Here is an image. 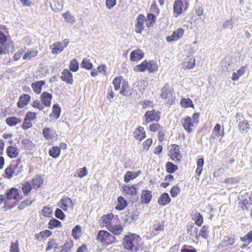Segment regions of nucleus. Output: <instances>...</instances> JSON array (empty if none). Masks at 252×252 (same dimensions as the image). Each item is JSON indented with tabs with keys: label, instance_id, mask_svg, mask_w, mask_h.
<instances>
[{
	"label": "nucleus",
	"instance_id": "obj_56",
	"mask_svg": "<svg viewBox=\"0 0 252 252\" xmlns=\"http://www.w3.org/2000/svg\"><path fill=\"white\" fill-rule=\"evenodd\" d=\"M5 173L9 178H11L13 175L17 174L15 173L14 167L12 165L5 169Z\"/></svg>",
	"mask_w": 252,
	"mask_h": 252
},
{
	"label": "nucleus",
	"instance_id": "obj_2",
	"mask_svg": "<svg viewBox=\"0 0 252 252\" xmlns=\"http://www.w3.org/2000/svg\"><path fill=\"white\" fill-rule=\"evenodd\" d=\"M142 239L135 234H130L127 235V251L130 252H137L139 247Z\"/></svg>",
	"mask_w": 252,
	"mask_h": 252
},
{
	"label": "nucleus",
	"instance_id": "obj_10",
	"mask_svg": "<svg viewBox=\"0 0 252 252\" xmlns=\"http://www.w3.org/2000/svg\"><path fill=\"white\" fill-rule=\"evenodd\" d=\"M181 124L184 130L188 133H191L196 126L189 116H187L183 118L181 121Z\"/></svg>",
	"mask_w": 252,
	"mask_h": 252
},
{
	"label": "nucleus",
	"instance_id": "obj_51",
	"mask_svg": "<svg viewBox=\"0 0 252 252\" xmlns=\"http://www.w3.org/2000/svg\"><path fill=\"white\" fill-rule=\"evenodd\" d=\"M164 229V222H158L153 225V231L155 232L163 231Z\"/></svg>",
	"mask_w": 252,
	"mask_h": 252
},
{
	"label": "nucleus",
	"instance_id": "obj_29",
	"mask_svg": "<svg viewBox=\"0 0 252 252\" xmlns=\"http://www.w3.org/2000/svg\"><path fill=\"white\" fill-rule=\"evenodd\" d=\"M108 230L115 235H120L123 231V227L119 224L110 225L108 227Z\"/></svg>",
	"mask_w": 252,
	"mask_h": 252
},
{
	"label": "nucleus",
	"instance_id": "obj_27",
	"mask_svg": "<svg viewBox=\"0 0 252 252\" xmlns=\"http://www.w3.org/2000/svg\"><path fill=\"white\" fill-rule=\"evenodd\" d=\"M59 203L61 204L60 206L64 211L67 210V207H73V206L72 200L68 197L62 199L60 201Z\"/></svg>",
	"mask_w": 252,
	"mask_h": 252
},
{
	"label": "nucleus",
	"instance_id": "obj_11",
	"mask_svg": "<svg viewBox=\"0 0 252 252\" xmlns=\"http://www.w3.org/2000/svg\"><path fill=\"white\" fill-rule=\"evenodd\" d=\"M189 228H188L187 231L188 232L191 231L192 229H194L195 231L196 238H198L199 236H201L204 239H207L208 237V226L207 225H204L201 228L199 234H197V228L194 226L193 224H191L189 225Z\"/></svg>",
	"mask_w": 252,
	"mask_h": 252
},
{
	"label": "nucleus",
	"instance_id": "obj_37",
	"mask_svg": "<svg viewBox=\"0 0 252 252\" xmlns=\"http://www.w3.org/2000/svg\"><path fill=\"white\" fill-rule=\"evenodd\" d=\"M22 122V119L15 117H8L6 119V123L10 126H15Z\"/></svg>",
	"mask_w": 252,
	"mask_h": 252
},
{
	"label": "nucleus",
	"instance_id": "obj_17",
	"mask_svg": "<svg viewBox=\"0 0 252 252\" xmlns=\"http://www.w3.org/2000/svg\"><path fill=\"white\" fill-rule=\"evenodd\" d=\"M61 79L67 84H72L73 76L72 73L68 69H64L62 73Z\"/></svg>",
	"mask_w": 252,
	"mask_h": 252
},
{
	"label": "nucleus",
	"instance_id": "obj_6",
	"mask_svg": "<svg viewBox=\"0 0 252 252\" xmlns=\"http://www.w3.org/2000/svg\"><path fill=\"white\" fill-rule=\"evenodd\" d=\"M149 130L153 133L158 132V140L159 142H162L165 140V132L163 127L158 122L153 123L149 125Z\"/></svg>",
	"mask_w": 252,
	"mask_h": 252
},
{
	"label": "nucleus",
	"instance_id": "obj_14",
	"mask_svg": "<svg viewBox=\"0 0 252 252\" xmlns=\"http://www.w3.org/2000/svg\"><path fill=\"white\" fill-rule=\"evenodd\" d=\"M133 136L135 139L141 141L146 137V132L144 128L142 126H138L133 132Z\"/></svg>",
	"mask_w": 252,
	"mask_h": 252
},
{
	"label": "nucleus",
	"instance_id": "obj_43",
	"mask_svg": "<svg viewBox=\"0 0 252 252\" xmlns=\"http://www.w3.org/2000/svg\"><path fill=\"white\" fill-rule=\"evenodd\" d=\"M146 60L142 62L140 64L135 65L133 70L136 72H144L147 70Z\"/></svg>",
	"mask_w": 252,
	"mask_h": 252
},
{
	"label": "nucleus",
	"instance_id": "obj_15",
	"mask_svg": "<svg viewBox=\"0 0 252 252\" xmlns=\"http://www.w3.org/2000/svg\"><path fill=\"white\" fill-rule=\"evenodd\" d=\"M145 17L143 14H139L136 19L135 24V31L137 33H141L144 28V23L145 21Z\"/></svg>",
	"mask_w": 252,
	"mask_h": 252
},
{
	"label": "nucleus",
	"instance_id": "obj_4",
	"mask_svg": "<svg viewBox=\"0 0 252 252\" xmlns=\"http://www.w3.org/2000/svg\"><path fill=\"white\" fill-rule=\"evenodd\" d=\"M96 240L103 245H110L116 240L114 236L106 230H100L97 235Z\"/></svg>",
	"mask_w": 252,
	"mask_h": 252
},
{
	"label": "nucleus",
	"instance_id": "obj_13",
	"mask_svg": "<svg viewBox=\"0 0 252 252\" xmlns=\"http://www.w3.org/2000/svg\"><path fill=\"white\" fill-rule=\"evenodd\" d=\"M184 34V30L181 28H178L171 35L166 37V41L168 42L177 41L182 38Z\"/></svg>",
	"mask_w": 252,
	"mask_h": 252
},
{
	"label": "nucleus",
	"instance_id": "obj_9",
	"mask_svg": "<svg viewBox=\"0 0 252 252\" xmlns=\"http://www.w3.org/2000/svg\"><path fill=\"white\" fill-rule=\"evenodd\" d=\"M69 43V39H65L62 41H58L54 43L50 46L52 49V53L53 54H58L61 53L64 48L68 45Z\"/></svg>",
	"mask_w": 252,
	"mask_h": 252
},
{
	"label": "nucleus",
	"instance_id": "obj_33",
	"mask_svg": "<svg viewBox=\"0 0 252 252\" xmlns=\"http://www.w3.org/2000/svg\"><path fill=\"white\" fill-rule=\"evenodd\" d=\"M195 65V60L194 58H191L187 61H184L182 63V68L184 69H192Z\"/></svg>",
	"mask_w": 252,
	"mask_h": 252
},
{
	"label": "nucleus",
	"instance_id": "obj_54",
	"mask_svg": "<svg viewBox=\"0 0 252 252\" xmlns=\"http://www.w3.org/2000/svg\"><path fill=\"white\" fill-rule=\"evenodd\" d=\"M63 18L65 20L70 23H74L75 22L74 17L70 14L69 11L66 12L63 14Z\"/></svg>",
	"mask_w": 252,
	"mask_h": 252
},
{
	"label": "nucleus",
	"instance_id": "obj_59",
	"mask_svg": "<svg viewBox=\"0 0 252 252\" xmlns=\"http://www.w3.org/2000/svg\"><path fill=\"white\" fill-rule=\"evenodd\" d=\"M181 252H197V250L191 246L185 245L183 246Z\"/></svg>",
	"mask_w": 252,
	"mask_h": 252
},
{
	"label": "nucleus",
	"instance_id": "obj_3",
	"mask_svg": "<svg viewBox=\"0 0 252 252\" xmlns=\"http://www.w3.org/2000/svg\"><path fill=\"white\" fill-rule=\"evenodd\" d=\"M167 155L170 159L175 163L180 162L183 158L180 147L176 144H171L168 147Z\"/></svg>",
	"mask_w": 252,
	"mask_h": 252
},
{
	"label": "nucleus",
	"instance_id": "obj_32",
	"mask_svg": "<svg viewBox=\"0 0 252 252\" xmlns=\"http://www.w3.org/2000/svg\"><path fill=\"white\" fill-rule=\"evenodd\" d=\"M6 153L10 158H15L18 155L19 150L18 148L11 146L7 148Z\"/></svg>",
	"mask_w": 252,
	"mask_h": 252
},
{
	"label": "nucleus",
	"instance_id": "obj_47",
	"mask_svg": "<svg viewBox=\"0 0 252 252\" xmlns=\"http://www.w3.org/2000/svg\"><path fill=\"white\" fill-rule=\"evenodd\" d=\"M48 228L52 229L55 227L61 226V222L56 219H51L48 223Z\"/></svg>",
	"mask_w": 252,
	"mask_h": 252
},
{
	"label": "nucleus",
	"instance_id": "obj_1",
	"mask_svg": "<svg viewBox=\"0 0 252 252\" xmlns=\"http://www.w3.org/2000/svg\"><path fill=\"white\" fill-rule=\"evenodd\" d=\"M160 96L165 104L168 106L173 104L176 100L174 89L170 87L169 83H166L161 88Z\"/></svg>",
	"mask_w": 252,
	"mask_h": 252
},
{
	"label": "nucleus",
	"instance_id": "obj_49",
	"mask_svg": "<svg viewBox=\"0 0 252 252\" xmlns=\"http://www.w3.org/2000/svg\"><path fill=\"white\" fill-rule=\"evenodd\" d=\"M69 69L73 72L77 71L79 69V63L76 59L71 60L69 64Z\"/></svg>",
	"mask_w": 252,
	"mask_h": 252
},
{
	"label": "nucleus",
	"instance_id": "obj_23",
	"mask_svg": "<svg viewBox=\"0 0 252 252\" xmlns=\"http://www.w3.org/2000/svg\"><path fill=\"white\" fill-rule=\"evenodd\" d=\"M52 98V95L47 92H43L41 95V100L43 104L46 106L51 105V101Z\"/></svg>",
	"mask_w": 252,
	"mask_h": 252
},
{
	"label": "nucleus",
	"instance_id": "obj_26",
	"mask_svg": "<svg viewBox=\"0 0 252 252\" xmlns=\"http://www.w3.org/2000/svg\"><path fill=\"white\" fill-rule=\"evenodd\" d=\"M45 84L44 81H38L32 84V88L34 93L40 94L41 92L42 87Z\"/></svg>",
	"mask_w": 252,
	"mask_h": 252
},
{
	"label": "nucleus",
	"instance_id": "obj_38",
	"mask_svg": "<svg viewBox=\"0 0 252 252\" xmlns=\"http://www.w3.org/2000/svg\"><path fill=\"white\" fill-rule=\"evenodd\" d=\"M194 215V218L192 219L194 220L195 223L198 226L200 227L203 223V217L199 212H195Z\"/></svg>",
	"mask_w": 252,
	"mask_h": 252
},
{
	"label": "nucleus",
	"instance_id": "obj_53",
	"mask_svg": "<svg viewBox=\"0 0 252 252\" xmlns=\"http://www.w3.org/2000/svg\"><path fill=\"white\" fill-rule=\"evenodd\" d=\"M148 85L147 80H141L137 82V87L140 91H144Z\"/></svg>",
	"mask_w": 252,
	"mask_h": 252
},
{
	"label": "nucleus",
	"instance_id": "obj_52",
	"mask_svg": "<svg viewBox=\"0 0 252 252\" xmlns=\"http://www.w3.org/2000/svg\"><path fill=\"white\" fill-rule=\"evenodd\" d=\"M88 173L87 169L86 167H84L82 168H80L77 170L74 176H77L79 178H83Z\"/></svg>",
	"mask_w": 252,
	"mask_h": 252
},
{
	"label": "nucleus",
	"instance_id": "obj_35",
	"mask_svg": "<svg viewBox=\"0 0 252 252\" xmlns=\"http://www.w3.org/2000/svg\"><path fill=\"white\" fill-rule=\"evenodd\" d=\"M61 113V108L59 104H56L53 106L52 112L50 114V117L57 119L59 118Z\"/></svg>",
	"mask_w": 252,
	"mask_h": 252
},
{
	"label": "nucleus",
	"instance_id": "obj_61",
	"mask_svg": "<svg viewBox=\"0 0 252 252\" xmlns=\"http://www.w3.org/2000/svg\"><path fill=\"white\" fill-rule=\"evenodd\" d=\"M18 241L16 240L15 243L11 242L10 252H20L19 249Z\"/></svg>",
	"mask_w": 252,
	"mask_h": 252
},
{
	"label": "nucleus",
	"instance_id": "obj_36",
	"mask_svg": "<svg viewBox=\"0 0 252 252\" xmlns=\"http://www.w3.org/2000/svg\"><path fill=\"white\" fill-rule=\"evenodd\" d=\"M127 194L132 196L133 197V199L136 200L138 198L137 188L133 185L127 186Z\"/></svg>",
	"mask_w": 252,
	"mask_h": 252
},
{
	"label": "nucleus",
	"instance_id": "obj_34",
	"mask_svg": "<svg viewBox=\"0 0 252 252\" xmlns=\"http://www.w3.org/2000/svg\"><path fill=\"white\" fill-rule=\"evenodd\" d=\"M156 16L153 13H149L145 18L146 25L148 27H152L156 21Z\"/></svg>",
	"mask_w": 252,
	"mask_h": 252
},
{
	"label": "nucleus",
	"instance_id": "obj_55",
	"mask_svg": "<svg viewBox=\"0 0 252 252\" xmlns=\"http://www.w3.org/2000/svg\"><path fill=\"white\" fill-rule=\"evenodd\" d=\"M22 189L24 194L27 195L32 189L31 185L28 182H25L22 185Z\"/></svg>",
	"mask_w": 252,
	"mask_h": 252
},
{
	"label": "nucleus",
	"instance_id": "obj_64",
	"mask_svg": "<svg viewBox=\"0 0 252 252\" xmlns=\"http://www.w3.org/2000/svg\"><path fill=\"white\" fill-rule=\"evenodd\" d=\"M113 217L114 215L112 213H110L107 215L103 216L102 217L103 223L106 224L109 222Z\"/></svg>",
	"mask_w": 252,
	"mask_h": 252
},
{
	"label": "nucleus",
	"instance_id": "obj_30",
	"mask_svg": "<svg viewBox=\"0 0 252 252\" xmlns=\"http://www.w3.org/2000/svg\"><path fill=\"white\" fill-rule=\"evenodd\" d=\"M146 63L147 64V70L149 71V72L153 73L158 70V65L154 61H146Z\"/></svg>",
	"mask_w": 252,
	"mask_h": 252
},
{
	"label": "nucleus",
	"instance_id": "obj_44",
	"mask_svg": "<svg viewBox=\"0 0 252 252\" xmlns=\"http://www.w3.org/2000/svg\"><path fill=\"white\" fill-rule=\"evenodd\" d=\"M60 148L58 146H54L50 150L49 154L52 158H58L60 154Z\"/></svg>",
	"mask_w": 252,
	"mask_h": 252
},
{
	"label": "nucleus",
	"instance_id": "obj_8",
	"mask_svg": "<svg viewBox=\"0 0 252 252\" xmlns=\"http://www.w3.org/2000/svg\"><path fill=\"white\" fill-rule=\"evenodd\" d=\"M189 2L185 1V4L181 0H175L173 4V12L175 14V17H177L181 15L183 11L186 10L189 7Z\"/></svg>",
	"mask_w": 252,
	"mask_h": 252
},
{
	"label": "nucleus",
	"instance_id": "obj_12",
	"mask_svg": "<svg viewBox=\"0 0 252 252\" xmlns=\"http://www.w3.org/2000/svg\"><path fill=\"white\" fill-rule=\"evenodd\" d=\"M236 242L235 235L225 236L221 242L219 244V248H225L233 245Z\"/></svg>",
	"mask_w": 252,
	"mask_h": 252
},
{
	"label": "nucleus",
	"instance_id": "obj_41",
	"mask_svg": "<svg viewBox=\"0 0 252 252\" xmlns=\"http://www.w3.org/2000/svg\"><path fill=\"white\" fill-rule=\"evenodd\" d=\"M126 207V200L122 196L118 198V204L115 208L118 210H122Z\"/></svg>",
	"mask_w": 252,
	"mask_h": 252
},
{
	"label": "nucleus",
	"instance_id": "obj_60",
	"mask_svg": "<svg viewBox=\"0 0 252 252\" xmlns=\"http://www.w3.org/2000/svg\"><path fill=\"white\" fill-rule=\"evenodd\" d=\"M143 109H147V108L152 107L154 106L153 102L150 100H145L141 103Z\"/></svg>",
	"mask_w": 252,
	"mask_h": 252
},
{
	"label": "nucleus",
	"instance_id": "obj_46",
	"mask_svg": "<svg viewBox=\"0 0 252 252\" xmlns=\"http://www.w3.org/2000/svg\"><path fill=\"white\" fill-rule=\"evenodd\" d=\"M180 191L181 189L177 184L172 187L170 189V193L171 197H175L180 193Z\"/></svg>",
	"mask_w": 252,
	"mask_h": 252
},
{
	"label": "nucleus",
	"instance_id": "obj_63",
	"mask_svg": "<svg viewBox=\"0 0 252 252\" xmlns=\"http://www.w3.org/2000/svg\"><path fill=\"white\" fill-rule=\"evenodd\" d=\"M150 11L156 14L157 15H158L159 14V9L158 6H157L156 2L155 1H154L152 3L151 8H150Z\"/></svg>",
	"mask_w": 252,
	"mask_h": 252
},
{
	"label": "nucleus",
	"instance_id": "obj_18",
	"mask_svg": "<svg viewBox=\"0 0 252 252\" xmlns=\"http://www.w3.org/2000/svg\"><path fill=\"white\" fill-rule=\"evenodd\" d=\"M144 54L143 51L140 49H135L130 55V59L132 61H138L143 58Z\"/></svg>",
	"mask_w": 252,
	"mask_h": 252
},
{
	"label": "nucleus",
	"instance_id": "obj_50",
	"mask_svg": "<svg viewBox=\"0 0 252 252\" xmlns=\"http://www.w3.org/2000/svg\"><path fill=\"white\" fill-rule=\"evenodd\" d=\"M141 173V171L140 170L137 172L127 171V182L136 178Z\"/></svg>",
	"mask_w": 252,
	"mask_h": 252
},
{
	"label": "nucleus",
	"instance_id": "obj_25",
	"mask_svg": "<svg viewBox=\"0 0 252 252\" xmlns=\"http://www.w3.org/2000/svg\"><path fill=\"white\" fill-rule=\"evenodd\" d=\"M180 106L184 108L191 107L194 108V105L192 101L189 98H181L180 101Z\"/></svg>",
	"mask_w": 252,
	"mask_h": 252
},
{
	"label": "nucleus",
	"instance_id": "obj_19",
	"mask_svg": "<svg viewBox=\"0 0 252 252\" xmlns=\"http://www.w3.org/2000/svg\"><path fill=\"white\" fill-rule=\"evenodd\" d=\"M152 198V192L149 190H143L141 193V202L142 204H148Z\"/></svg>",
	"mask_w": 252,
	"mask_h": 252
},
{
	"label": "nucleus",
	"instance_id": "obj_22",
	"mask_svg": "<svg viewBox=\"0 0 252 252\" xmlns=\"http://www.w3.org/2000/svg\"><path fill=\"white\" fill-rule=\"evenodd\" d=\"M248 68V65L246 64L245 66H241L237 71V72H233L231 77L233 81L238 80L240 77L244 74Z\"/></svg>",
	"mask_w": 252,
	"mask_h": 252
},
{
	"label": "nucleus",
	"instance_id": "obj_5",
	"mask_svg": "<svg viewBox=\"0 0 252 252\" xmlns=\"http://www.w3.org/2000/svg\"><path fill=\"white\" fill-rule=\"evenodd\" d=\"M236 118L238 124V128L241 133H247L250 129L251 126L249 121L244 119V115L240 113L236 115Z\"/></svg>",
	"mask_w": 252,
	"mask_h": 252
},
{
	"label": "nucleus",
	"instance_id": "obj_28",
	"mask_svg": "<svg viewBox=\"0 0 252 252\" xmlns=\"http://www.w3.org/2000/svg\"><path fill=\"white\" fill-rule=\"evenodd\" d=\"M63 0H52L51 5L53 10L60 11L63 8Z\"/></svg>",
	"mask_w": 252,
	"mask_h": 252
},
{
	"label": "nucleus",
	"instance_id": "obj_62",
	"mask_svg": "<svg viewBox=\"0 0 252 252\" xmlns=\"http://www.w3.org/2000/svg\"><path fill=\"white\" fill-rule=\"evenodd\" d=\"M21 144L22 145V147L25 149L32 147L33 145V143L32 141L27 139L23 140L21 142Z\"/></svg>",
	"mask_w": 252,
	"mask_h": 252
},
{
	"label": "nucleus",
	"instance_id": "obj_57",
	"mask_svg": "<svg viewBox=\"0 0 252 252\" xmlns=\"http://www.w3.org/2000/svg\"><path fill=\"white\" fill-rule=\"evenodd\" d=\"M123 77L122 76L116 77L113 81L115 90H118L120 88L121 81Z\"/></svg>",
	"mask_w": 252,
	"mask_h": 252
},
{
	"label": "nucleus",
	"instance_id": "obj_58",
	"mask_svg": "<svg viewBox=\"0 0 252 252\" xmlns=\"http://www.w3.org/2000/svg\"><path fill=\"white\" fill-rule=\"evenodd\" d=\"M81 65L82 67L85 68L87 69H91L93 66V64L90 60L86 58L83 60Z\"/></svg>",
	"mask_w": 252,
	"mask_h": 252
},
{
	"label": "nucleus",
	"instance_id": "obj_31",
	"mask_svg": "<svg viewBox=\"0 0 252 252\" xmlns=\"http://www.w3.org/2000/svg\"><path fill=\"white\" fill-rule=\"evenodd\" d=\"M166 171L169 174H172L178 170V166L171 161H167L165 164Z\"/></svg>",
	"mask_w": 252,
	"mask_h": 252
},
{
	"label": "nucleus",
	"instance_id": "obj_48",
	"mask_svg": "<svg viewBox=\"0 0 252 252\" xmlns=\"http://www.w3.org/2000/svg\"><path fill=\"white\" fill-rule=\"evenodd\" d=\"M240 240L245 243L250 244L252 242V231H250L244 236L241 237Z\"/></svg>",
	"mask_w": 252,
	"mask_h": 252
},
{
	"label": "nucleus",
	"instance_id": "obj_39",
	"mask_svg": "<svg viewBox=\"0 0 252 252\" xmlns=\"http://www.w3.org/2000/svg\"><path fill=\"white\" fill-rule=\"evenodd\" d=\"M204 164L203 158H199L197 160V168L196 169L195 173L199 177L200 176L202 171L203 166Z\"/></svg>",
	"mask_w": 252,
	"mask_h": 252
},
{
	"label": "nucleus",
	"instance_id": "obj_24",
	"mask_svg": "<svg viewBox=\"0 0 252 252\" xmlns=\"http://www.w3.org/2000/svg\"><path fill=\"white\" fill-rule=\"evenodd\" d=\"M43 135L46 140H52L56 137V132L49 127L44 128L43 129Z\"/></svg>",
	"mask_w": 252,
	"mask_h": 252
},
{
	"label": "nucleus",
	"instance_id": "obj_16",
	"mask_svg": "<svg viewBox=\"0 0 252 252\" xmlns=\"http://www.w3.org/2000/svg\"><path fill=\"white\" fill-rule=\"evenodd\" d=\"M6 198L8 199H15L19 200L22 199L17 189L13 188L8 190L6 192Z\"/></svg>",
	"mask_w": 252,
	"mask_h": 252
},
{
	"label": "nucleus",
	"instance_id": "obj_45",
	"mask_svg": "<svg viewBox=\"0 0 252 252\" xmlns=\"http://www.w3.org/2000/svg\"><path fill=\"white\" fill-rule=\"evenodd\" d=\"M38 54V51L36 50H32L26 53L23 57V59L25 60H31L33 57L37 56Z\"/></svg>",
	"mask_w": 252,
	"mask_h": 252
},
{
	"label": "nucleus",
	"instance_id": "obj_42",
	"mask_svg": "<svg viewBox=\"0 0 252 252\" xmlns=\"http://www.w3.org/2000/svg\"><path fill=\"white\" fill-rule=\"evenodd\" d=\"M43 183V180L40 176H35L32 181V185L34 189H38Z\"/></svg>",
	"mask_w": 252,
	"mask_h": 252
},
{
	"label": "nucleus",
	"instance_id": "obj_7",
	"mask_svg": "<svg viewBox=\"0 0 252 252\" xmlns=\"http://www.w3.org/2000/svg\"><path fill=\"white\" fill-rule=\"evenodd\" d=\"M144 118L146 124L153 122H158L161 118V113L158 110L155 109L149 110L145 113Z\"/></svg>",
	"mask_w": 252,
	"mask_h": 252
},
{
	"label": "nucleus",
	"instance_id": "obj_21",
	"mask_svg": "<svg viewBox=\"0 0 252 252\" xmlns=\"http://www.w3.org/2000/svg\"><path fill=\"white\" fill-rule=\"evenodd\" d=\"M170 198L167 193H163L158 198V202L161 206H165L168 205L171 202Z\"/></svg>",
	"mask_w": 252,
	"mask_h": 252
},
{
	"label": "nucleus",
	"instance_id": "obj_40",
	"mask_svg": "<svg viewBox=\"0 0 252 252\" xmlns=\"http://www.w3.org/2000/svg\"><path fill=\"white\" fill-rule=\"evenodd\" d=\"M153 143V139L148 138L146 139L142 144V149L143 151H148L150 150V147Z\"/></svg>",
	"mask_w": 252,
	"mask_h": 252
},
{
	"label": "nucleus",
	"instance_id": "obj_20",
	"mask_svg": "<svg viewBox=\"0 0 252 252\" xmlns=\"http://www.w3.org/2000/svg\"><path fill=\"white\" fill-rule=\"evenodd\" d=\"M31 97L27 94H22L19 99L17 103V106L19 108H23L25 105H27L30 101Z\"/></svg>",
	"mask_w": 252,
	"mask_h": 252
}]
</instances>
